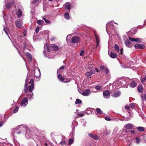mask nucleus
Wrapping results in <instances>:
<instances>
[{
  "label": "nucleus",
  "mask_w": 146,
  "mask_h": 146,
  "mask_svg": "<svg viewBox=\"0 0 146 146\" xmlns=\"http://www.w3.org/2000/svg\"><path fill=\"white\" fill-rule=\"evenodd\" d=\"M113 21H111L108 23L106 25V31L109 34V32L111 34L115 32V29L113 24Z\"/></svg>",
  "instance_id": "1"
},
{
  "label": "nucleus",
  "mask_w": 146,
  "mask_h": 146,
  "mask_svg": "<svg viewBox=\"0 0 146 146\" xmlns=\"http://www.w3.org/2000/svg\"><path fill=\"white\" fill-rule=\"evenodd\" d=\"M34 88V84H32L29 85L28 87V89L29 90V91L30 92V93H29L27 92L26 93L27 96H28V98H29L30 99H33V93L32 92V91L33 90Z\"/></svg>",
  "instance_id": "2"
},
{
  "label": "nucleus",
  "mask_w": 146,
  "mask_h": 146,
  "mask_svg": "<svg viewBox=\"0 0 146 146\" xmlns=\"http://www.w3.org/2000/svg\"><path fill=\"white\" fill-rule=\"evenodd\" d=\"M20 126H21V127H21L22 130H19L18 131H17V129L19 128V126L17 127L16 128L13 129L12 130V134L13 136H14V135L15 133L16 132V133L17 134H20L22 133L23 131H24L25 129H26L25 127H23V125H20Z\"/></svg>",
  "instance_id": "3"
},
{
  "label": "nucleus",
  "mask_w": 146,
  "mask_h": 146,
  "mask_svg": "<svg viewBox=\"0 0 146 146\" xmlns=\"http://www.w3.org/2000/svg\"><path fill=\"white\" fill-rule=\"evenodd\" d=\"M5 2H7L5 7L7 9H9L11 6H13L15 5L13 0H5Z\"/></svg>",
  "instance_id": "4"
},
{
  "label": "nucleus",
  "mask_w": 146,
  "mask_h": 146,
  "mask_svg": "<svg viewBox=\"0 0 146 146\" xmlns=\"http://www.w3.org/2000/svg\"><path fill=\"white\" fill-rule=\"evenodd\" d=\"M23 21L21 19H18L15 22V25L19 28H20L22 27Z\"/></svg>",
  "instance_id": "5"
},
{
  "label": "nucleus",
  "mask_w": 146,
  "mask_h": 146,
  "mask_svg": "<svg viewBox=\"0 0 146 146\" xmlns=\"http://www.w3.org/2000/svg\"><path fill=\"white\" fill-rule=\"evenodd\" d=\"M28 104V100L26 97H24L22 100L20 104L21 106H26Z\"/></svg>",
  "instance_id": "6"
},
{
  "label": "nucleus",
  "mask_w": 146,
  "mask_h": 146,
  "mask_svg": "<svg viewBox=\"0 0 146 146\" xmlns=\"http://www.w3.org/2000/svg\"><path fill=\"white\" fill-rule=\"evenodd\" d=\"M90 70V72H86V75L88 78H91V76L94 73V71L92 69L91 67L89 68Z\"/></svg>",
  "instance_id": "7"
},
{
  "label": "nucleus",
  "mask_w": 146,
  "mask_h": 146,
  "mask_svg": "<svg viewBox=\"0 0 146 146\" xmlns=\"http://www.w3.org/2000/svg\"><path fill=\"white\" fill-rule=\"evenodd\" d=\"M34 74L36 78H38L40 75V69L38 67H36L34 72Z\"/></svg>",
  "instance_id": "8"
},
{
  "label": "nucleus",
  "mask_w": 146,
  "mask_h": 146,
  "mask_svg": "<svg viewBox=\"0 0 146 146\" xmlns=\"http://www.w3.org/2000/svg\"><path fill=\"white\" fill-rule=\"evenodd\" d=\"M72 42L73 43H76L80 41V38L78 36H74L71 39Z\"/></svg>",
  "instance_id": "9"
},
{
  "label": "nucleus",
  "mask_w": 146,
  "mask_h": 146,
  "mask_svg": "<svg viewBox=\"0 0 146 146\" xmlns=\"http://www.w3.org/2000/svg\"><path fill=\"white\" fill-rule=\"evenodd\" d=\"M110 92L108 90H105L103 92L104 97L105 98L108 99L110 97Z\"/></svg>",
  "instance_id": "10"
},
{
  "label": "nucleus",
  "mask_w": 146,
  "mask_h": 146,
  "mask_svg": "<svg viewBox=\"0 0 146 146\" xmlns=\"http://www.w3.org/2000/svg\"><path fill=\"white\" fill-rule=\"evenodd\" d=\"M100 70L106 74H107L109 72L108 69L103 65H101L100 66Z\"/></svg>",
  "instance_id": "11"
},
{
  "label": "nucleus",
  "mask_w": 146,
  "mask_h": 146,
  "mask_svg": "<svg viewBox=\"0 0 146 146\" xmlns=\"http://www.w3.org/2000/svg\"><path fill=\"white\" fill-rule=\"evenodd\" d=\"M81 93L83 96H88L90 95V90L89 89H87L82 91Z\"/></svg>",
  "instance_id": "12"
},
{
  "label": "nucleus",
  "mask_w": 146,
  "mask_h": 146,
  "mask_svg": "<svg viewBox=\"0 0 146 146\" xmlns=\"http://www.w3.org/2000/svg\"><path fill=\"white\" fill-rule=\"evenodd\" d=\"M108 53L110 57L112 58H114L117 57V55L116 53L110 52L109 50L108 51Z\"/></svg>",
  "instance_id": "13"
},
{
  "label": "nucleus",
  "mask_w": 146,
  "mask_h": 146,
  "mask_svg": "<svg viewBox=\"0 0 146 146\" xmlns=\"http://www.w3.org/2000/svg\"><path fill=\"white\" fill-rule=\"evenodd\" d=\"M26 134H25V136L27 138H29L31 137L32 135V133L29 129L26 130Z\"/></svg>",
  "instance_id": "14"
},
{
  "label": "nucleus",
  "mask_w": 146,
  "mask_h": 146,
  "mask_svg": "<svg viewBox=\"0 0 146 146\" xmlns=\"http://www.w3.org/2000/svg\"><path fill=\"white\" fill-rule=\"evenodd\" d=\"M63 7L65 9H67L70 11V9L71 5L68 2L66 3L63 5Z\"/></svg>",
  "instance_id": "15"
},
{
  "label": "nucleus",
  "mask_w": 146,
  "mask_h": 146,
  "mask_svg": "<svg viewBox=\"0 0 146 146\" xmlns=\"http://www.w3.org/2000/svg\"><path fill=\"white\" fill-rule=\"evenodd\" d=\"M133 125L131 123H128L124 126V127L127 129H129L133 128Z\"/></svg>",
  "instance_id": "16"
},
{
  "label": "nucleus",
  "mask_w": 146,
  "mask_h": 146,
  "mask_svg": "<svg viewBox=\"0 0 146 146\" xmlns=\"http://www.w3.org/2000/svg\"><path fill=\"white\" fill-rule=\"evenodd\" d=\"M134 47L135 48L137 49H143L145 47V46L144 45H141L140 44H135L134 45Z\"/></svg>",
  "instance_id": "17"
},
{
  "label": "nucleus",
  "mask_w": 146,
  "mask_h": 146,
  "mask_svg": "<svg viewBox=\"0 0 146 146\" xmlns=\"http://www.w3.org/2000/svg\"><path fill=\"white\" fill-rule=\"evenodd\" d=\"M26 56L28 61L29 62H31L32 58L31 54L27 52L26 54Z\"/></svg>",
  "instance_id": "18"
},
{
  "label": "nucleus",
  "mask_w": 146,
  "mask_h": 146,
  "mask_svg": "<svg viewBox=\"0 0 146 146\" xmlns=\"http://www.w3.org/2000/svg\"><path fill=\"white\" fill-rule=\"evenodd\" d=\"M94 35H95V38L96 39V42L97 43V46L96 47V48L99 45V43H100V40H99V38L98 36L95 33H94Z\"/></svg>",
  "instance_id": "19"
},
{
  "label": "nucleus",
  "mask_w": 146,
  "mask_h": 146,
  "mask_svg": "<svg viewBox=\"0 0 146 146\" xmlns=\"http://www.w3.org/2000/svg\"><path fill=\"white\" fill-rule=\"evenodd\" d=\"M29 79L27 76L25 80V84L24 86V91L25 93H26V88L27 86V83Z\"/></svg>",
  "instance_id": "20"
},
{
  "label": "nucleus",
  "mask_w": 146,
  "mask_h": 146,
  "mask_svg": "<svg viewBox=\"0 0 146 146\" xmlns=\"http://www.w3.org/2000/svg\"><path fill=\"white\" fill-rule=\"evenodd\" d=\"M125 43L126 45L128 47L131 48L133 46L130 42L128 40L125 41Z\"/></svg>",
  "instance_id": "21"
},
{
  "label": "nucleus",
  "mask_w": 146,
  "mask_h": 146,
  "mask_svg": "<svg viewBox=\"0 0 146 146\" xmlns=\"http://www.w3.org/2000/svg\"><path fill=\"white\" fill-rule=\"evenodd\" d=\"M16 14L18 18H20L21 17L22 14L21 11L20 9H19L17 11Z\"/></svg>",
  "instance_id": "22"
},
{
  "label": "nucleus",
  "mask_w": 146,
  "mask_h": 146,
  "mask_svg": "<svg viewBox=\"0 0 146 146\" xmlns=\"http://www.w3.org/2000/svg\"><path fill=\"white\" fill-rule=\"evenodd\" d=\"M120 95V92H115L113 93L112 96L114 97H117L119 96Z\"/></svg>",
  "instance_id": "23"
},
{
  "label": "nucleus",
  "mask_w": 146,
  "mask_h": 146,
  "mask_svg": "<svg viewBox=\"0 0 146 146\" xmlns=\"http://www.w3.org/2000/svg\"><path fill=\"white\" fill-rule=\"evenodd\" d=\"M137 85V83L135 81H132L129 85L130 87L131 88L135 87Z\"/></svg>",
  "instance_id": "24"
},
{
  "label": "nucleus",
  "mask_w": 146,
  "mask_h": 146,
  "mask_svg": "<svg viewBox=\"0 0 146 146\" xmlns=\"http://www.w3.org/2000/svg\"><path fill=\"white\" fill-rule=\"evenodd\" d=\"M143 87L141 85H139L137 87V90L139 92L141 93L143 90Z\"/></svg>",
  "instance_id": "25"
},
{
  "label": "nucleus",
  "mask_w": 146,
  "mask_h": 146,
  "mask_svg": "<svg viewBox=\"0 0 146 146\" xmlns=\"http://www.w3.org/2000/svg\"><path fill=\"white\" fill-rule=\"evenodd\" d=\"M51 48L52 49L55 51L58 50L59 49L58 47L55 45L52 46Z\"/></svg>",
  "instance_id": "26"
},
{
  "label": "nucleus",
  "mask_w": 146,
  "mask_h": 146,
  "mask_svg": "<svg viewBox=\"0 0 146 146\" xmlns=\"http://www.w3.org/2000/svg\"><path fill=\"white\" fill-rule=\"evenodd\" d=\"M3 30H4L5 32V33L6 34V35L8 36L10 38L9 35V29L8 28H6V27H4L3 28Z\"/></svg>",
  "instance_id": "27"
},
{
  "label": "nucleus",
  "mask_w": 146,
  "mask_h": 146,
  "mask_svg": "<svg viewBox=\"0 0 146 146\" xmlns=\"http://www.w3.org/2000/svg\"><path fill=\"white\" fill-rule=\"evenodd\" d=\"M74 141V140L73 138H71L69 139L68 145L66 146H70V145H71Z\"/></svg>",
  "instance_id": "28"
},
{
  "label": "nucleus",
  "mask_w": 146,
  "mask_h": 146,
  "mask_svg": "<svg viewBox=\"0 0 146 146\" xmlns=\"http://www.w3.org/2000/svg\"><path fill=\"white\" fill-rule=\"evenodd\" d=\"M58 78L60 81L63 82L64 81V78L60 74H59L58 75Z\"/></svg>",
  "instance_id": "29"
},
{
  "label": "nucleus",
  "mask_w": 146,
  "mask_h": 146,
  "mask_svg": "<svg viewBox=\"0 0 146 146\" xmlns=\"http://www.w3.org/2000/svg\"><path fill=\"white\" fill-rule=\"evenodd\" d=\"M65 18L67 19H70V16L68 12L66 13L64 15Z\"/></svg>",
  "instance_id": "30"
},
{
  "label": "nucleus",
  "mask_w": 146,
  "mask_h": 146,
  "mask_svg": "<svg viewBox=\"0 0 146 146\" xmlns=\"http://www.w3.org/2000/svg\"><path fill=\"white\" fill-rule=\"evenodd\" d=\"M37 23L40 25H42L44 23V22L42 20H38L37 21Z\"/></svg>",
  "instance_id": "31"
},
{
  "label": "nucleus",
  "mask_w": 146,
  "mask_h": 146,
  "mask_svg": "<svg viewBox=\"0 0 146 146\" xmlns=\"http://www.w3.org/2000/svg\"><path fill=\"white\" fill-rule=\"evenodd\" d=\"M114 48L115 49V50L117 51V52H119V46L117 44H115L114 45Z\"/></svg>",
  "instance_id": "32"
},
{
  "label": "nucleus",
  "mask_w": 146,
  "mask_h": 146,
  "mask_svg": "<svg viewBox=\"0 0 146 146\" xmlns=\"http://www.w3.org/2000/svg\"><path fill=\"white\" fill-rule=\"evenodd\" d=\"M137 130L140 131H143L145 129L144 127H137Z\"/></svg>",
  "instance_id": "33"
},
{
  "label": "nucleus",
  "mask_w": 146,
  "mask_h": 146,
  "mask_svg": "<svg viewBox=\"0 0 146 146\" xmlns=\"http://www.w3.org/2000/svg\"><path fill=\"white\" fill-rule=\"evenodd\" d=\"M96 111L97 113L99 114H101L103 113V111L101 110L99 108H97L96 109Z\"/></svg>",
  "instance_id": "34"
},
{
  "label": "nucleus",
  "mask_w": 146,
  "mask_h": 146,
  "mask_svg": "<svg viewBox=\"0 0 146 146\" xmlns=\"http://www.w3.org/2000/svg\"><path fill=\"white\" fill-rule=\"evenodd\" d=\"M135 140L136 143L137 144H139L141 141V139L139 137H136Z\"/></svg>",
  "instance_id": "35"
},
{
  "label": "nucleus",
  "mask_w": 146,
  "mask_h": 146,
  "mask_svg": "<svg viewBox=\"0 0 146 146\" xmlns=\"http://www.w3.org/2000/svg\"><path fill=\"white\" fill-rule=\"evenodd\" d=\"M82 103V101L78 99H76V101L75 102V103L76 104H81Z\"/></svg>",
  "instance_id": "36"
},
{
  "label": "nucleus",
  "mask_w": 146,
  "mask_h": 146,
  "mask_svg": "<svg viewBox=\"0 0 146 146\" xmlns=\"http://www.w3.org/2000/svg\"><path fill=\"white\" fill-rule=\"evenodd\" d=\"M92 138L95 140H98L99 139L98 137L96 135H93Z\"/></svg>",
  "instance_id": "37"
},
{
  "label": "nucleus",
  "mask_w": 146,
  "mask_h": 146,
  "mask_svg": "<svg viewBox=\"0 0 146 146\" xmlns=\"http://www.w3.org/2000/svg\"><path fill=\"white\" fill-rule=\"evenodd\" d=\"M19 108L18 107H16L15 109L13 111V113H15L17 112L18 110H19Z\"/></svg>",
  "instance_id": "38"
},
{
  "label": "nucleus",
  "mask_w": 146,
  "mask_h": 146,
  "mask_svg": "<svg viewBox=\"0 0 146 146\" xmlns=\"http://www.w3.org/2000/svg\"><path fill=\"white\" fill-rule=\"evenodd\" d=\"M95 88L96 90H101L102 89V87L99 86H96Z\"/></svg>",
  "instance_id": "39"
},
{
  "label": "nucleus",
  "mask_w": 146,
  "mask_h": 146,
  "mask_svg": "<svg viewBox=\"0 0 146 146\" xmlns=\"http://www.w3.org/2000/svg\"><path fill=\"white\" fill-rule=\"evenodd\" d=\"M141 97L143 100H145L146 101V94H144L143 95H142Z\"/></svg>",
  "instance_id": "40"
},
{
  "label": "nucleus",
  "mask_w": 146,
  "mask_h": 146,
  "mask_svg": "<svg viewBox=\"0 0 146 146\" xmlns=\"http://www.w3.org/2000/svg\"><path fill=\"white\" fill-rule=\"evenodd\" d=\"M64 82H68L70 81V78H66V79H64Z\"/></svg>",
  "instance_id": "41"
},
{
  "label": "nucleus",
  "mask_w": 146,
  "mask_h": 146,
  "mask_svg": "<svg viewBox=\"0 0 146 146\" xmlns=\"http://www.w3.org/2000/svg\"><path fill=\"white\" fill-rule=\"evenodd\" d=\"M66 143V142L65 141H62L60 142V144L61 145H65Z\"/></svg>",
  "instance_id": "42"
},
{
  "label": "nucleus",
  "mask_w": 146,
  "mask_h": 146,
  "mask_svg": "<svg viewBox=\"0 0 146 146\" xmlns=\"http://www.w3.org/2000/svg\"><path fill=\"white\" fill-rule=\"evenodd\" d=\"M129 40L132 42H135V38H131L129 37Z\"/></svg>",
  "instance_id": "43"
},
{
  "label": "nucleus",
  "mask_w": 146,
  "mask_h": 146,
  "mask_svg": "<svg viewBox=\"0 0 146 146\" xmlns=\"http://www.w3.org/2000/svg\"><path fill=\"white\" fill-rule=\"evenodd\" d=\"M135 104L134 103H131L130 104V106L131 108H132L133 109L134 108V107L135 106Z\"/></svg>",
  "instance_id": "44"
},
{
  "label": "nucleus",
  "mask_w": 146,
  "mask_h": 146,
  "mask_svg": "<svg viewBox=\"0 0 146 146\" xmlns=\"http://www.w3.org/2000/svg\"><path fill=\"white\" fill-rule=\"evenodd\" d=\"M29 84H31L30 85H31L32 84H34V80H33V79H31V80H30V82H29Z\"/></svg>",
  "instance_id": "45"
},
{
  "label": "nucleus",
  "mask_w": 146,
  "mask_h": 146,
  "mask_svg": "<svg viewBox=\"0 0 146 146\" xmlns=\"http://www.w3.org/2000/svg\"><path fill=\"white\" fill-rule=\"evenodd\" d=\"M142 39L139 38H135V42H140L141 41V40Z\"/></svg>",
  "instance_id": "46"
},
{
  "label": "nucleus",
  "mask_w": 146,
  "mask_h": 146,
  "mask_svg": "<svg viewBox=\"0 0 146 146\" xmlns=\"http://www.w3.org/2000/svg\"><path fill=\"white\" fill-rule=\"evenodd\" d=\"M105 119L106 120L108 121H110L111 120V119L110 117H105Z\"/></svg>",
  "instance_id": "47"
},
{
  "label": "nucleus",
  "mask_w": 146,
  "mask_h": 146,
  "mask_svg": "<svg viewBox=\"0 0 146 146\" xmlns=\"http://www.w3.org/2000/svg\"><path fill=\"white\" fill-rule=\"evenodd\" d=\"M84 53V51L83 50H82L81 51V52L80 53V55L81 56H82Z\"/></svg>",
  "instance_id": "48"
},
{
  "label": "nucleus",
  "mask_w": 146,
  "mask_h": 146,
  "mask_svg": "<svg viewBox=\"0 0 146 146\" xmlns=\"http://www.w3.org/2000/svg\"><path fill=\"white\" fill-rule=\"evenodd\" d=\"M39 27H37L35 29V32H36V33H38L39 31Z\"/></svg>",
  "instance_id": "49"
},
{
  "label": "nucleus",
  "mask_w": 146,
  "mask_h": 146,
  "mask_svg": "<svg viewBox=\"0 0 146 146\" xmlns=\"http://www.w3.org/2000/svg\"><path fill=\"white\" fill-rule=\"evenodd\" d=\"M46 47V50H47V51L48 52H50V50L49 49L48 47V46H46L44 47V48H45Z\"/></svg>",
  "instance_id": "50"
},
{
  "label": "nucleus",
  "mask_w": 146,
  "mask_h": 146,
  "mask_svg": "<svg viewBox=\"0 0 146 146\" xmlns=\"http://www.w3.org/2000/svg\"><path fill=\"white\" fill-rule=\"evenodd\" d=\"M85 113L88 114H91L92 113V112L91 111H90L89 110H87V111H86Z\"/></svg>",
  "instance_id": "51"
},
{
  "label": "nucleus",
  "mask_w": 146,
  "mask_h": 146,
  "mask_svg": "<svg viewBox=\"0 0 146 146\" xmlns=\"http://www.w3.org/2000/svg\"><path fill=\"white\" fill-rule=\"evenodd\" d=\"M78 115L80 117H82L84 115L83 113H80L78 114Z\"/></svg>",
  "instance_id": "52"
},
{
  "label": "nucleus",
  "mask_w": 146,
  "mask_h": 146,
  "mask_svg": "<svg viewBox=\"0 0 146 146\" xmlns=\"http://www.w3.org/2000/svg\"><path fill=\"white\" fill-rule=\"evenodd\" d=\"M123 48H121L120 49V50L119 51L120 52L119 53V54H122L123 53Z\"/></svg>",
  "instance_id": "53"
},
{
  "label": "nucleus",
  "mask_w": 146,
  "mask_h": 146,
  "mask_svg": "<svg viewBox=\"0 0 146 146\" xmlns=\"http://www.w3.org/2000/svg\"><path fill=\"white\" fill-rule=\"evenodd\" d=\"M125 108L127 110H129L130 109V107L128 106H125Z\"/></svg>",
  "instance_id": "54"
},
{
  "label": "nucleus",
  "mask_w": 146,
  "mask_h": 146,
  "mask_svg": "<svg viewBox=\"0 0 146 146\" xmlns=\"http://www.w3.org/2000/svg\"><path fill=\"white\" fill-rule=\"evenodd\" d=\"M39 0H34L32 2V4H34L36 2L38 1Z\"/></svg>",
  "instance_id": "55"
},
{
  "label": "nucleus",
  "mask_w": 146,
  "mask_h": 146,
  "mask_svg": "<svg viewBox=\"0 0 146 146\" xmlns=\"http://www.w3.org/2000/svg\"><path fill=\"white\" fill-rule=\"evenodd\" d=\"M26 48V43H25L24 44L23 48L24 50H25Z\"/></svg>",
  "instance_id": "56"
},
{
  "label": "nucleus",
  "mask_w": 146,
  "mask_h": 146,
  "mask_svg": "<svg viewBox=\"0 0 146 146\" xmlns=\"http://www.w3.org/2000/svg\"><path fill=\"white\" fill-rule=\"evenodd\" d=\"M64 68H65L64 66V65H63V66H61V67H60L59 69L63 70Z\"/></svg>",
  "instance_id": "57"
},
{
  "label": "nucleus",
  "mask_w": 146,
  "mask_h": 146,
  "mask_svg": "<svg viewBox=\"0 0 146 146\" xmlns=\"http://www.w3.org/2000/svg\"><path fill=\"white\" fill-rule=\"evenodd\" d=\"M42 20H44L45 21L47 19H46L45 17L43 16L42 17Z\"/></svg>",
  "instance_id": "58"
},
{
  "label": "nucleus",
  "mask_w": 146,
  "mask_h": 146,
  "mask_svg": "<svg viewBox=\"0 0 146 146\" xmlns=\"http://www.w3.org/2000/svg\"><path fill=\"white\" fill-rule=\"evenodd\" d=\"M88 135L90 136V137H91L92 138V137L93 136V135L91 133H89L88 134Z\"/></svg>",
  "instance_id": "59"
},
{
  "label": "nucleus",
  "mask_w": 146,
  "mask_h": 146,
  "mask_svg": "<svg viewBox=\"0 0 146 146\" xmlns=\"http://www.w3.org/2000/svg\"><path fill=\"white\" fill-rule=\"evenodd\" d=\"M45 22L47 24H49L50 23V21L49 20L47 19L46 20Z\"/></svg>",
  "instance_id": "60"
},
{
  "label": "nucleus",
  "mask_w": 146,
  "mask_h": 146,
  "mask_svg": "<svg viewBox=\"0 0 146 146\" xmlns=\"http://www.w3.org/2000/svg\"><path fill=\"white\" fill-rule=\"evenodd\" d=\"M145 79L144 78H142L141 79V81L142 82H143L145 81Z\"/></svg>",
  "instance_id": "61"
},
{
  "label": "nucleus",
  "mask_w": 146,
  "mask_h": 146,
  "mask_svg": "<svg viewBox=\"0 0 146 146\" xmlns=\"http://www.w3.org/2000/svg\"><path fill=\"white\" fill-rule=\"evenodd\" d=\"M95 70L97 72H99V70H98V68L97 67H96L95 68Z\"/></svg>",
  "instance_id": "62"
},
{
  "label": "nucleus",
  "mask_w": 146,
  "mask_h": 146,
  "mask_svg": "<svg viewBox=\"0 0 146 146\" xmlns=\"http://www.w3.org/2000/svg\"><path fill=\"white\" fill-rule=\"evenodd\" d=\"M131 133H134L135 132V130H132L130 131Z\"/></svg>",
  "instance_id": "63"
},
{
  "label": "nucleus",
  "mask_w": 146,
  "mask_h": 146,
  "mask_svg": "<svg viewBox=\"0 0 146 146\" xmlns=\"http://www.w3.org/2000/svg\"><path fill=\"white\" fill-rule=\"evenodd\" d=\"M23 34L24 36H25L26 35V33L25 31L23 32Z\"/></svg>",
  "instance_id": "64"
}]
</instances>
